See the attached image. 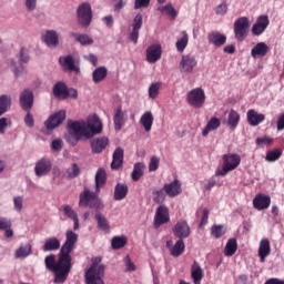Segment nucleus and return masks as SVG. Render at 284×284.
Masks as SVG:
<instances>
[{
    "label": "nucleus",
    "instance_id": "obj_15",
    "mask_svg": "<svg viewBox=\"0 0 284 284\" xmlns=\"http://www.w3.org/2000/svg\"><path fill=\"white\" fill-rule=\"evenodd\" d=\"M65 121V110H60L52 114L45 122L44 125L47 130H54V128H59L61 123Z\"/></svg>",
    "mask_w": 284,
    "mask_h": 284
},
{
    "label": "nucleus",
    "instance_id": "obj_11",
    "mask_svg": "<svg viewBox=\"0 0 284 284\" xmlns=\"http://www.w3.org/2000/svg\"><path fill=\"white\" fill-rule=\"evenodd\" d=\"M199 65V61H196V57L192 54H184L180 61V72L182 74H192L194 69Z\"/></svg>",
    "mask_w": 284,
    "mask_h": 284
},
{
    "label": "nucleus",
    "instance_id": "obj_31",
    "mask_svg": "<svg viewBox=\"0 0 284 284\" xmlns=\"http://www.w3.org/2000/svg\"><path fill=\"white\" fill-rule=\"evenodd\" d=\"M271 252H272V247L270 246V240L263 239L260 242V247H258V256H260L261 263H265V258L270 256Z\"/></svg>",
    "mask_w": 284,
    "mask_h": 284
},
{
    "label": "nucleus",
    "instance_id": "obj_36",
    "mask_svg": "<svg viewBox=\"0 0 284 284\" xmlns=\"http://www.w3.org/2000/svg\"><path fill=\"white\" fill-rule=\"evenodd\" d=\"M141 125H143L145 132H150L152 130V123H154V115L152 112L146 111L140 119Z\"/></svg>",
    "mask_w": 284,
    "mask_h": 284
},
{
    "label": "nucleus",
    "instance_id": "obj_58",
    "mask_svg": "<svg viewBox=\"0 0 284 284\" xmlns=\"http://www.w3.org/2000/svg\"><path fill=\"white\" fill-rule=\"evenodd\" d=\"M124 265L126 267V272H135L136 271V265L133 264L130 256L124 257Z\"/></svg>",
    "mask_w": 284,
    "mask_h": 284
},
{
    "label": "nucleus",
    "instance_id": "obj_23",
    "mask_svg": "<svg viewBox=\"0 0 284 284\" xmlns=\"http://www.w3.org/2000/svg\"><path fill=\"white\" fill-rule=\"evenodd\" d=\"M59 63L64 68V70H69V72H75V74L81 72V69L74 64V58L72 55L60 57Z\"/></svg>",
    "mask_w": 284,
    "mask_h": 284
},
{
    "label": "nucleus",
    "instance_id": "obj_5",
    "mask_svg": "<svg viewBox=\"0 0 284 284\" xmlns=\"http://www.w3.org/2000/svg\"><path fill=\"white\" fill-rule=\"evenodd\" d=\"M105 274V266L92 264L85 273L87 284H105L103 275Z\"/></svg>",
    "mask_w": 284,
    "mask_h": 284
},
{
    "label": "nucleus",
    "instance_id": "obj_1",
    "mask_svg": "<svg viewBox=\"0 0 284 284\" xmlns=\"http://www.w3.org/2000/svg\"><path fill=\"white\" fill-rule=\"evenodd\" d=\"M106 181L108 174L105 170L99 169L95 173V192L84 189L79 195V206L90 207V210L101 212L105 207V204H103V200L99 197V194H101V189L105 185Z\"/></svg>",
    "mask_w": 284,
    "mask_h": 284
},
{
    "label": "nucleus",
    "instance_id": "obj_61",
    "mask_svg": "<svg viewBox=\"0 0 284 284\" xmlns=\"http://www.w3.org/2000/svg\"><path fill=\"white\" fill-rule=\"evenodd\" d=\"M150 6V0H135L134 8L139 10L141 8H148Z\"/></svg>",
    "mask_w": 284,
    "mask_h": 284
},
{
    "label": "nucleus",
    "instance_id": "obj_4",
    "mask_svg": "<svg viewBox=\"0 0 284 284\" xmlns=\"http://www.w3.org/2000/svg\"><path fill=\"white\" fill-rule=\"evenodd\" d=\"M223 166L215 171V176H227L229 172L236 170L241 165V155L235 153H227L222 156Z\"/></svg>",
    "mask_w": 284,
    "mask_h": 284
},
{
    "label": "nucleus",
    "instance_id": "obj_10",
    "mask_svg": "<svg viewBox=\"0 0 284 284\" xmlns=\"http://www.w3.org/2000/svg\"><path fill=\"white\" fill-rule=\"evenodd\" d=\"M18 59L20 64L17 65V62H14V60H11V68L16 77H21V74L26 72V67H23V63H28V61H30V55H28V50H26L24 47L20 49Z\"/></svg>",
    "mask_w": 284,
    "mask_h": 284
},
{
    "label": "nucleus",
    "instance_id": "obj_9",
    "mask_svg": "<svg viewBox=\"0 0 284 284\" xmlns=\"http://www.w3.org/2000/svg\"><path fill=\"white\" fill-rule=\"evenodd\" d=\"M247 30H250V19L247 17H241L234 22V34L236 41H245L247 37Z\"/></svg>",
    "mask_w": 284,
    "mask_h": 284
},
{
    "label": "nucleus",
    "instance_id": "obj_7",
    "mask_svg": "<svg viewBox=\"0 0 284 284\" xmlns=\"http://www.w3.org/2000/svg\"><path fill=\"white\" fill-rule=\"evenodd\" d=\"M186 101L191 108L196 110L205 105V91L201 88H195L186 94Z\"/></svg>",
    "mask_w": 284,
    "mask_h": 284
},
{
    "label": "nucleus",
    "instance_id": "obj_8",
    "mask_svg": "<svg viewBox=\"0 0 284 284\" xmlns=\"http://www.w3.org/2000/svg\"><path fill=\"white\" fill-rule=\"evenodd\" d=\"M77 241H79V235L74 233L72 230L67 231L65 233V242L60 248V252L67 257L72 258L70 254L74 252V247L77 245Z\"/></svg>",
    "mask_w": 284,
    "mask_h": 284
},
{
    "label": "nucleus",
    "instance_id": "obj_40",
    "mask_svg": "<svg viewBox=\"0 0 284 284\" xmlns=\"http://www.w3.org/2000/svg\"><path fill=\"white\" fill-rule=\"evenodd\" d=\"M95 221L99 230H102V232H110V222L103 214H101V212L95 213Z\"/></svg>",
    "mask_w": 284,
    "mask_h": 284
},
{
    "label": "nucleus",
    "instance_id": "obj_16",
    "mask_svg": "<svg viewBox=\"0 0 284 284\" xmlns=\"http://www.w3.org/2000/svg\"><path fill=\"white\" fill-rule=\"evenodd\" d=\"M270 26V18L267 16H260L256 23L253 24L251 32L254 37H261Z\"/></svg>",
    "mask_w": 284,
    "mask_h": 284
},
{
    "label": "nucleus",
    "instance_id": "obj_18",
    "mask_svg": "<svg viewBox=\"0 0 284 284\" xmlns=\"http://www.w3.org/2000/svg\"><path fill=\"white\" fill-rule=\"evenodd\" d=\"M143 28V14L138 13L132 23V31L130 33V41H132L134 44L139 43V31Z\"/></svg>",
    "mask_w": 284,
    "mask_h": 284
},
{
    "label": "nucleus",
    "instance_id": "obj_44",
    "mask_svg": "<svg viewBox=\"0 0 284 284\" xmlns=\"http://www.w3.org/2000/svg\"><path fill=\"white\" fill-rule=\"evenodd\" d=\"M10 227H12V223L6 217H0V230H6L4 236L7 239H12V236H14V232Z\"/></svg>",
    "mask_w": 284,
    "mask_h": 284
},
{
    "label": "nucleus",
    "instance_id": "obj_24",
    "mask_svg": "<svg viewBox=\"0 0 284 284\" xmlns=\"http://www.w3.org/2000/svg\"><path fill=\"white\" fill-rule=\"evenodd\" d=\"M42 41L48 48H57L59 45V33L54 30H47L42 36Z\"/></svg>",
    "mask_w": 284,
    "mask_h": 284
},
{
    "label": "nucleus",
    "instance_id": "obj_49",
    "mask_svg": "<svg viewBox=\"0 0 284 284\" xmlns=\"http://www.w3.org/2000/svg\"><path fill=\"white\" fill-rule=\"evenodd\" d=\"M281 156H283V151L281 149H274L272 151H267L265 161L274 163L275 161H278Z\"/></svg>",
    "mask_w": 284,
    "mask_h": 284
},
{
    "label": "nucleus",
    "instance_id": "obj_57",
    "mask_svg": "<svg viewBox=\"0 0 284 284\" xmlns=\"http://www.w3.org/2000/svg\"><path fill=\"white\" fill-rule=\"evenodd\" d=\"M255 143L256 145H272V143H274V139L270 136L257 138Z\"/></svg>",
    "mask_w": 284,
    "mask_h": 284
},
{
    "label": "nucleus",
    "instance_id": "obj_34",
    "mask_svg": "<svg viewBox=\"0 0 284 284\" xmlns=\"http://www.w3.org/2000/svg\"><path fill=\"white\" fill-rule=\"evenodd\" d=\"M69 37L74 39L81 45H92V43H94V40L84 33L70 32Z\"/></svg>",
    "mask_w": 284,
    "mask_h": 284
},
{
    "label": "nucleus",
    "instance_id": "obj_14",
    "mask_svg": "<svg viewBox=\"0 0 284 284\" xmlns=\"http://www.w3.org/2000/svg\"><path fill=\"white\" fill-rule=\"evenodd\" d=\"M32 105H34V93H32V90L26 89L20 94V106L24 112H30Z\"/></svg>",
    "mask_w": 284,
    "mask_h": 284
},
{
    "label": "nucleus",
    "instance_id": "obj_62",
    "mask_svg": "<svg viewBox=\"0 0 284 284\" xmlns=\"http://www.w3.org/2000/svg\"><path fill=\"white\" fill-rule=\"evenodd\" d=\"M215 13L216 14H220V16H224V14H227V4L225 3H222V4H219L216 7V10H215Z\"/></svg>",
    "mask_w": 284,
    "mask_h": 284
},
{
    "label": "nucleus",
    "instance_id": "obj_35",
    "mask_svg": "<svg viewBox=\"0 0 284 284\" xmlns=\"http://www.w3.org/2000/svg\"><path fill=\"white\" fill-rule=\"evenodd\" d=\"M128 185L124 183H118L114 187L113 199L114 201H123L128 196Z\"/></svg>",
    "mask_w": 284,
    "mask_h": 284
},
{
    "label": "nucleus",
    "instance_id": "obj_17",
    "mask_svg": "<svg viewBox=\"0 0 284 284\" xmlns=\"http://www.w3.org/2000/svg\"><path fill=\"white\" fill-rule=\"evenodd\" d=\"M182 186L183 184L181 183V181L175 179L173 182L164 184L163 187L166 196H169L170 199H174L175 196H179V194L183 193Z\"/></svg>",
    "mask_w": 284,
    "mask_h": 284
},
{
    "label": "nucleus",
    "instance_id": "obj_55",
    "mask_svg": "<svg viewBox=\"0 0 284 284\" xmlns=\"http://www.w3.org/2000/svg\"><path fill=\"white\" fill-rule=\"evenodd\" d=\"M159 90H161V82L152 83L149 88L150 99H156L159 97Z\"/></svg>",
    "mask_w": 284,
    "mask_h": 284
},
{
    "label": "nucleus",
    "instance_id": "obj_28",
    "mask_svg": "<svg viewBox=\"0 0 284 284\" xmlns=\"http://www.w3.org/2000/svg\"><path fill=\"white\" fill-rule=\"evenodd\" d=\"M270 52V47L265 44V42H258L251 50V57L253 59H263Z\"/></svg>",
    "mask_w": 284,
    "mask_h": 284
},
{
    "label": "nucleus",
    "instance_id": "obj_2",
    "mask_svg": "<svg viewBox=\"0 0 284 284\" xmlns=\"http://www.w3.org/2000/svg\"><path fill=\"white\" fill-rule=\"evenodd\" d=\"M45 267L54 274V283L63 284L68 281L70 272L72 271V258L67 257L61 251L57 261L54 254L48 255L44 258Z\"/></svg>",
    "mask_w": 284,
    "mask_h": 284
},
{
    "label": "nucleus",
    "instance_id": "obj_13",
    "mask_svg": "<svg viewBox=\"0 0 284 284\" xmlns=\"http://www.w3.org/2000/svg\"><path fill=\"white\" fill-rule=\"evenodd\" d=\"M52 172V160L49 158H41L37 161L34 166L36 176H48Z\"/></svg>",
    "mask_w": 284,
    "mask_h": 284
},
{
    "label": "nucleus",
    "instance_id": "obj_30",
    "mask_svg": "<svg viewBox=\"0 0 284 284\" xmlns=\"http://www.w3.org/2000/svg\"><path fill=\"white\" fill-rule=\"evenodd\" d=\"M126 121H128V114L123 112L121 108H118L113 116V123H114L115 130L119 132V130H121V128L125 125Z\"/></svg>",
    "mask_w": 284,
    "mask_h": 284
},
{
    "label": "nucleus",
    "instance_id": "obj_38",
    "mask_svg": "<svg viewBox=\"0 0 284 284\" xmlns=\"http://www.w3.org/2000/svg\"><path fill=\"white\" fill-rule=\"evenodd\" d=\"M219 128H221V120L219 118H211L202 131V136H207L212 130H219Z\"/></svg>",
    "mask_w": 284,
    "mask_h": 284
},
{
    "label": "nucleus",
    "instance_id": "obj_6",
    "mask_svg": "<svg viewBox=\"0 0 284 284\" xmlns=\"http://www.w3.org/2000/svg\"><path fill=\"white\" fill-rule=\"evenodd\" d=\"M78 23L83 28H89L92 23V6L90 2H82L77 9Z\"/></svg>",
    "mask_w": 284,
    "mask_h": 284
},
{
    "label": "nucleus",
    "instance_id": "obj_19",
    "mask_svg": "<svg viewBox=\"0 0 284 284\" xmlns=\"http://www.w3.org/2000/svg\"><path fill=\"white\" fill-rule=\"evenodd\" d=\"M161 54H163L161 44H151L146 49L148 63H156V61H159L161 59Z\"/></svg>",
    "mask_w": 284,
    "mask_h": 284
},
{
    "label": "nucleus",
    "instance_id": "obj_27",
    "mask_svg": "<svg viewBox=\"0 0 284 284\" xmlns=\"http://www.w3.org/2000/svg\"><path fill=\"white\" fill-rule=\"evenodd\" d=\"M272 203V199L267 195L258 194L253 200V207L255 210H267Z\"/></svg>",
    "mask_w": 284,
    "mask_h": 284
},
{
    "label": "nucleus",
    "instance_id": "obj_29",
    "mask_svg": "<svg viewBox=\"0 0 284 284\" xmlns=\"http://www.w3.org/2000/svg\"><path fill=\"white\" fill-rule=\"evenodd\" d=\"M123 156L124 151L121 146L116 148L113 152L111 170H119V168L123 166Z\"/></svg>",
    "mask_w": 284,
    "mask_h": 284
},
{
    "label": "nucleus",
    "instance_id": "obj_52",
    "mask_svg": "<svg viewBox=\"0 0 284 284\" xmlns=\"http://www.w3.org/2000/svg\"><path fill=\"white\" fill-rule=\"evenodd\" d=\"M225 226L223 224H214L211 227V235L214 239H221V236H223L225 234Z\"/></svg>",
    "mask_w": 284,
    "mask_h": 284
},
{
    "label": "nucleus",
    "instance_id": "obj_25",
    "mask_svg": "<svg viewBox=\"0 0 284 284\" xmlns=\"http://www.w3.org/2000/svg\"><path fill=\"white\" fill-rule=\"evenodd\" d=\"M246 119L248 125L256 128V125H261V123L265 121V115L263 113L254 111V109H250L246 113Z\"/></svg>",
    "mask_w": 284,
    "mask_h": 284
},
{
    "label": "nucleus",
    "instance_id": "obj_20",
    "mask_svg": "<svg viewBox=\"0 0 284 284\" xmlns=\"http://www.w3.org/2000/svg\"><path fill=\"white\" fill-rule=\"evenodd\" d=\"M207 41L211 45L215 48H221L227 43V37L221 32L212 31L207 34Z\"/></svg>",
    "mask_w": 284,
    "mask_h": 284
},
{
    "label": "nucleus",
    "instance_id": "obj_54",
    "mask_svg": "<svg viewBox=\"0 0 284 284\" xmlns=\"http://www.w3.org/2000/svg\"><path fill=\"white\" fill-rule=\"evenodd\" d=\"M62 212H63L64 216L67 219H70L71 221H73V219L79 217V215L77 214L75 210L72 209V206H70V205H63L62 206Z\"/></svg>",
    "mask_w": 284,
    "mask_h": 284
},
{
    "label": "nucleus",
    "instance_id": "obj_32",
    "mask_svg": "<svg viewBox=\"0 0 284 284\" xmlns=\"http://www.w3.org/2000/svg\"><path fill=\"white\" fill-rule=\"evenodd\" d=\"M53 94L55 99H61L65 101L68 99V87L63 82H57L53 87Z\"/></svg>",
    "mask_w": 284,
    "mask_h": 284
},
{
    "label": "nucleus",
    "instance_id": "obj_56",
    "mask_svg": "<svg viewBox=\"0 0 284 284\" xmlns=\"http://www.w3.org/2000/svg\"><path fill=\"white\" fill-rule=\"evenodd\" d=\"M159 163H160L159 158L153 155L149 163V172H156V170H159Z\"/></svg>",
    "mask_w": 284,
    "mask_h": 284
},
{
    "label": "nucleus",
    "instance_id": "obj_43",
    "mask_svg": "<svg viewBox=\"0 0 284 284\" xmlns=\"http://www.w3.org/2000/svg\"><path fill=\"white\" fill-rule=\"evenodd\" d=\"M236 250H239L236 239H230L225 245L224 254L225 256H234L236 254Z\"/></svg>",
    "mask_w": 284,
    "mask_h": 284
},
{
    "label": "nucleus",
    "instance_id": "obj_22",
    "mask_svg": "<svg viewBox=\"0 0 284 284\" xmlns=\"http://www.w3.org/2000/svg\"><path fill=\"white\" fill-rule=\"evenodd\" d=\"M190 232V225H187L186 221L178 222L173 229L174 236L178 239H187Z\"/></svg>",
    "mask_w": 284,
    "mask_h": 284
},
{
    "label": "nucleus",
    "instance_id": "obj_39",
    "mask_svg": "<svg viewBox=\"0 0 284 284\" xmlns=\"http://www.w3.org/2000/svg\"><path fill=\"white\" fill-rule=\"evenodd\" d=\"M12 106V98L7 94L0 95V116H3L6 112Z\"/></svg>",
    "mask_w": 284,
    "mask_h": 284
},
{
    "label": "nucleus",
    "instance_id": "obj_41",
    "mask_svg": "<svg viewBox=\"0 0 284 284\" xmlns=\"http://www.w3.org/2000/svg\"><path fill=\"white\" fill-rule=\"evenodd\" d=\"M241 121V115L234 109H231L227 118V125L231 130H235L239 126V122Z\"/></svg>",
    "mask_w": 284,
    "mask_h": 284
},
{
    "label": "nucleus",
    "instance_id": "obj_42",
    "mask_svg": "<svg viewBox=\"0 0 284 284\" xmlns=\"http://www.w3.org/2000/svg\"><path fill=\"white\" fill-rule=\"evenodd\" d=\"M105 77H108V69L105 67L97 68L92 73L93 83H101L105 80Z\"/></svg>",
    "mask_w": 284,
    "mask_h": 284
},
{
    "label": "nucleus",
    "instance_id": "obj_45",
    "mask_svg": "<svg viewBox=\"0 0 284 284\" xmlns=\"http://www.w3.org/2000/svg\"><path fill=\"white\" fill-rule=\"evenodd\" d=\"M143 170H145V164L142 162H138L133 166V171L131 173L132 181H139L141 176H143Z\"/></svg>",
    "mask_w": 284,
    "mask_h": 284
},
{
    "label": "nucleus",
    "instance_id": "obj_63",
    "mask_svg": "<svg viewBox=\"0 0 284 284\" xmlns=\"http://www.w3.org/2000/svg\"><path fill=\"white\" fill-rule=\"evenodd\" d=\"M10 124L8 123L7 118H1L0 119V134H6V130L8 129Z\"/></svg>",
    "mask_w": 284,
    "mask_h": 284
},
{
    "label": "nucleus",
    "instance_id": "obj_26",
    "mask_svg": "<svg viewBox=\"0 0 284 284\" xmlns=\"http://www.w3.org/2000/svg\"><path fill=\"white\" fill-rule=\"evenodd\" d=\"M166 247L171 252V256H174L178 258V256H181L185 252V242H183V239H179L175 244L172 246V242H166Z\"/></svg>",
    "mask_w": 284,
    "mask_h": 284
},
{
    "label": "nucleus",
    "instance_id": "obj_46",
    "mask_svg": "<svg viewBox=\"0 0 284 284\" xmlns=\"http://www.w3.org/2000/svg\"><path fill=\"white\" fill-rule=\"evenodd\" d=\"M124 245H128V237L124 235L122 236H114L111 240V247L112 250H121Z\"/></svg>",
    "mask_w": 284,
    "mask_h": 284
},
{
    "label": "nucleus",
    "instance_id": "obj_37",
    "mask_svg": "<svg viewBox=\"0 0 284 284\" xmlns=\"http://www.w3.org/2000/svg\"><path fill=\"white\" fill-rule=\"evenodd\" d=\"M191 276L194 284H201V281L203 280V270L201 268V265H199V263L196 262H194V264L192 265Z\"/></svg>",
    "mask_w": 284,
    "mask_h": 284
},
{
    "label": "nucleus",
    "instance_id": "obj_12",
    "mask_svg": "<svg viewBox=\"0 0 284 284\" xmlns=\"http://www.w3.org/2000/svg\"><path fill=\"white\" fill-rule=\"evenodd\" d=\"M166 223H170V209L161 204L155 211L154 227L159 230L161 225H165Z\"/></svg>",
    "mask_w": 284,
    "mask_h": 284
},
{
    "label": "nucleus",
    "instance_id": "obj_59",
    "mask_svg": "<svg viewBox=\"0 0 284 284\" xmlns=\"http://www.w3.org/2000/svg\"><path fill=\"white\" fill-rule=\"evenodd\" d=\"M51 148L54 152H61V150H63V141L53 140L51 143Z\"/></svg>",
    "mask_w": 284,
    "mask_h": 284
},
{
    "label": "nucleus",
    "instance_id": "obj_21",
    "mask_svg": "<svg viewBox=\"0 0 284 284\" xmlns=\"http://www.w3.org/2000/svg\"><path fill=\"white\" fill-rule=\"evenodd\" d=\"M110 140L106 136L93 139L91 141V150L93 154H101L108 148Z\"/></svg>",
    "mask_w": 284,
    "mask_h": 284
},
{
    "label": "nucleus",
    "instance_id": "obj_50",
    "mask_svg": "<svg viewBox=\"0 0 284 284\" xmlns=\"http://www.w3.org/2000/svg\"><path fill=\"white\" fill-rule=\"evenodd\" d=\"M65 174L69 180L77 179L81 174V168H79V164L72 163L71 166L65 170Z\"/></svg>",
    "mask_w": 284,
    "mask_h": 284
},
{
    "label": "nucleus",
    "instance_id": "obj_51",
    "mask_svg": "<svg viewBox=\"0 0 284 284\" xmlns=\"http://www.w3.org/2000/svg\"><path fill=\"white\" fill-rule=\"evenodd\" d=\"M190 41V37L187 36V32H182V38L179 39L175 43L178 52H183L185 48H187V43Z\"/></svg>",
    "mask_w": 284,
    "mask_h": 284
},
{
    "label": "nucleus",
    "instance_id": "obj_53",
    "mask_svg": "<svg viewBox=\"0 0 284 284\" xmlns=\"http://www.w3.org/2000/svg\"><path fill=\"white\" fill-rule=\"evenodd\" d=\"M160 12H162V13L164 12L172 20L176 19V16L179 14L176 12V9H174V6H172V3H169V4L160 8Z\"/></svg>",
    "mask_w": 284,
    "mask_h": 284
},
{
    "label": "nucleus",
    "instance_id": "obj_33",
    "mask_svg": "<svg viewBox=\"0 0 284 284\" xmlns=\"http://www.w3.org/2000/svg\"><path fill=\"white\" fill-rule=\"evenodd\" d=\"M61 248V241H59V239L57 237H50L47 239L42 250L43 252H57V250Z\"/></svg>",
    "mask_w": 284,
    "mask_h": 284
},
{
    "label": "nucleus",
    "instance_id": "obj_48",
    "mask_svg": "<svg viewBox=\"0 0 284 284\" xmlns=\"http://www.w3.org/2000/svg\"><path fill=\"white\" fill-rule=\"evenodd\" d=\"M152 195H153V201L155 203H158L159 205H163V203H165V199L168 196V194L165 193L164 187L159 189V190H154L152 192Z\"/></svg>",
    "mask_w": 284,
    "mask_h": 284
},
{
    "label": "nucleus",
    "instance_id": "obj_64",
    "mask_svg": "<svg viewBox=\"0 0 284 284\" xmlns=\"http://www.w3.org/2000/svg\"><path fill=\"white\" fill-rule=\"evenodd\" d=\"M277 130L278 132L284 130V113L277 119Z\"/></svg>",
    "mask_w": 284,
    "mask_h": 284
},
{
    "label": "nucleus",
    "instance_id": "obj_3",
    "mask_svg": "<svg viewBox=\"0 0 284 284\" xmlns=\"http://www.w3.org/2000/svg\"><path fill=\"white\" fill-rule=\"evenodd\" d=\"M68 125L71 134H74L77 140L81 139V136L92 139L95 134H101V132H103V123L97 114L90 116L87 124L69 121Z\"/></svg>",
    "mask_w": 284,
    "mask_h": 284
},
{
    "label": "nucleus",
    "instance_id": "obj_60",
    "mask_svg": "<svg viewBox=\"0 0 284 284\" xmlns=\"http://www.w3.org/2000/svg\"><path fill=\"white\" fill-rule=\"evenodd\" d=\"M13 204H14L17 212H21V210H23V197H21V196L14 197Z\"/></svg>",
    "mask_w": 284,
    "mask_h": 284
},
{
    "label": "nucleus",
    "instance_id": "obj_47",
    "mask_svg": "<svg viewBox=\"0 0 284 284\" xmlns=\"http://www.w3.org/2000/svg\"><path fill=\"white\" fill-rule=\"evenodd\" d=\"M30 254H32V245L30 244L21 245L16 251V258H27V256H30Z\"/></svg>",
    "mask_w": 284,
    "mask_h": 284
}]
</instances>
